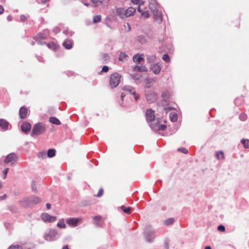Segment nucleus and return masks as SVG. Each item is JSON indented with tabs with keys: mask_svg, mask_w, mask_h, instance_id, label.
Wrapping results in <instances>:
<instances>
[{
	"mask_svg": "<svg viewBox=\"0 0 249 249\" xmlns=\"http://www.w3.org/2000/svg\"><path fill=\"white\" fill-rule=\"evenodd\" d=\"M133 71L139 72H147L148 71L147 68L144 65L138 66L135 65L133 69Z\"/></svg>",
	"mask_w": 249,
	"mask_h": 249,
	"instance_id": "obj_19",
	"label": "nucleus"
},
{
	"mask_svg": "<svg viewBox=\"0 0 249 249\" xmlns=\"http://www.w3.org/2000/svg\"><path fill=\"white\" fill-rule=\"evenodd\" d=\"M136 9L133 7H129L127 9L124 8H119L116 10L117 15L122 19L129 17L135 13Z\"/></svg>",
	"mask_w": 249,
	"mask_h": 249,
	"instance_id": "obj_2",
	"label": "nucleus"
},
{
	"mask_svg": "<svg viewBox=\"0 0 249 249\" xmlns=\"http://www.w3.org/2000/svg\"><path fill=\"white\" fill-rule=\"evenodd\" d=\"M139 40L140 42H141L142 43H144L145 42V40L144 38V37L142 36H140L139 37Z\"/></svg>",
	"mask_w": 249,
	"mask_h": 249,
	"instance_id": "obj_52",
	"label": "nucleus"
},
{
	"mask_svg": "<svg viewBox=\"0 0 249 249\" xmlns=\"http://www.w3.org/2000/svg\"><path fill=\"white\" fill-rule=\"evenodd\" d=\"M46 153L45 151H42V152H39L38 154V157L39 158H44L46 157Z\"/></svg>",
	"mask_w": 249,
	"mask_h": 249,
	"instance_id": "obj_44",
	"label": "nucleus"
},
{
	"mask_svg": "<svg viewBox=\"0 0 249 249\" xmlns=\"http://www.w3.org/2000/svg\"><path fill=\"white\" fill-rule=\"evenodd\" d=\"M140 76H141L140 75H139L137 74H131V77H132V78H133L136 81H138V80H139L140 79Z\"/></svg>",
	"mask_w": 249,
	"mask_h": 249,
	"instance_id": "obj_40",
	"label": "nucleus"
},
{
	"mask_svg": "<svg viewBox=\"0 0 249 249\" xmlns=\"http://www.w3.org/2000/svg\"><path fill=\"white\" fill-rule=\"evenodd\" d=\"M46 130V127L44 124L40 123L36 124L33 128L31 136H38L43 134Z\"/></svg>",
	"mask_w": 249,
	"mask_h": 249,
	"instance_id": "obj_3",
	"label": "nucleus"
},
{
	"mask_svg": "<svg viewBox=\"0 0 249 249\" xmlns=\"http://www.w3.org/2000/svg\"><path fill=\"white\" fill-rule=\"evenodd\" d=\"M17 159L18 156H17V155L14 153H12L6 156L4 160V162L5 163H10L12 165L17 160Z\"/></svg>",
	"mask_w": 249,
	"mask_h": 249,
	"instance_id": "obj_7",
	"label": "nucleus"
},
{
	"mask_svg": "<svg viewBox=\"0 0 249 249\" xmlns=\"http://www.w3.org/2000/svg\"><path fill=\"white\" fill-rule=\"evenodd\" d=\"M162 59L164 61H165L166 62H170V58L167 54H164L162 56Z\"/></svg>",
	"mask_w": 249,
	"mask_h": 249,
	"instance_id": "obj_39",
	"label": "nucleus"
},
{
	"mask_svg": "<svg viewBox=\"0 0 249 249\" xmlns=\"http://www.w3.org/2000/svg\"><path fill=\"white\" fill-rule=\"evenodd\" d=\"M164 109L165 111L167 113L168 111H170L172 108L171 107H165Z\"/></svg>",
	"mask_w": 249,
	"mask_h": 249,
	"instance_id": "obj_57",
	"label": "nucleus"
},
{
	"mask_svg": "<svg viewBox=\"0 0 249 249\" xmlns=\"http://www.w3.org/2000/svg\"><path fill=\"white\" fill-rule=\"evenodd\" d=\"M93 219L96 221H99L101 220V217L100 215L93 216Z\"/></svg>",
	"mask_w": 249,
	"mask_h": 249,
	"instance_id": "obj_51",
	"label": "nucleus"
},
{
	"mask_svg": "<svg viewBox=\"0 0 249 249\" xmlns=\"http://www.w3.org/2000/svg\"><path fill=\"white\" fill-rule=\"evenodd\" d=\"M141 15L145 18H148L149 16V13L147 11H142V13H141Z\"/></svg>",
	"mask_w": 249,
	"mask_h": 249,
	"instance_id": "obj_48",
	"label": "nucleus"
},
{
	"mask_svg": "<svg viewBox=\"0 0 249 249\" xmlns=\"http://www.w3.org/2000/svg\"><path fill=\"white\" fill-rule=\"evenodd\" d=\"M49 122L53 124L59 125L61 124L60 121L54 117H51L49 118Z\"/></svg>",
	"mask_w": 249,
	"mask_h": 249,
	"instance_id": "obj_26",
	"label": "nucleus"
},
{
	"mask_svg": "<svg viewBox=\"0 0 249 249\" xmlns=\"http://www.w3.org/2000/svg\"><path fill=\"white\" fill-rule=\"evenodd\" d=\"M124 30L126 32H129L131 30V27L128 23L124 25Z\"/></svg>",
	"mask_w": 249,
	"mask_h": 249,
	"instance_id": "obj_46",
	"label": "nucleus"
},
{
	"mask_svg": "<svg viewBox=\"0 0 249 249\" xmlns=\"http://www.w3.org/2000/svg\"><path fill=\"white\" fill-rule=\"evenodd\" d=\"M28 110L27 108L23 106L20 107L19 111V115L21 119H25L27 117Z\"/></svg>",
	"mask_w": 249,
	"mask_h": 249,
	"instance_id": "obj_17",
	"label": "nucleus"
},
{
	"mask_svg": "<svg viewBox=\"0 0 249 249\" xmlns=\"http://www.w3.org/2000/svg\"><path fill=\"white\" fill-rule=\"evenodd\" d=\"M146 119L149 122H152L155 118L154 111L151 109H148L146 112Z\"/></svg>",
	"mask_w": 249,
	"mask_h": 249,
	"instance_id": "obj_14",
	"label": "nucleus"
},
{
	"mask_svg": "<svg viewBox=\"0 0 249 249\" xmlns=\"http://www.w3.org/2000/svg\"><path fill=\"white\" fill-rule=\"evenodd\" d=\"M217 230L223 232L225 231V228L223 225H220L218 226Z\"/></svg>",
	"mask_w": 249,
	"mask_h": 249,
	"instance_id": "obj_45",
	"label": "nucleus"
},
{
	"mask_svg": "<svg viewBox=\"0 0 249 249\" xmlns=\"http://www.w3.org/2000/svg\"><path fill=\"white\" fill-rule=\"evenodd\" d=\"M138 12H139L140 13H142V10L141 9V6H140V5H139V6H138Z\"/></svg>",
	"mask_w": 249,
	"mask_h": 249,
	"instance_id": "obj_63",
	"label": "nucleus"
},
{
	"mask_svg": "<svg viewBox=\"0 0 249 249\" xmlns=\"http://www.w3.org/2000/svg\"><path fill=\"white\" fill-rule=\"evenodd\" d=\"M101 16L100 15H95L93 18V22L94 23H99L101 21Z\"/></svg>",
	"mask_w": 249,
	"mask_h": 249,
	"instance_id": "obj_34",
	"label": "nucleus"
},
{
	"mask_svg": "<svg viewBox=\"0 0 249 249\" xmlns=\"http://www.w3.org/2000/svg\"><path fill=\"white\" fill-rule=\"evenodd\" d=\"M178 151L181 152L184 154H187L188 152L187 149H186L185 148H178Z\"/></svg>",
	"mask_w": 249,
	"mask_h": 249,
	"instance_id": "obj_47",
	"label": "nucleus"
},
{
	"mask_svg": "<svg viewBox=\"0 0 249 249\" xmlns=\"http://www.w3.org/2000/svg\"><path fill=\"white\" fill-rule=\"evenodd\" d=\"M153 18L158 23H160L162 21V16L161 12L158 9L152 12Z\"/></svg>",
	"mask_w": 249,
	"mask_h": 249,
	"instance_id": "obj_11",
	"label": "nucleus"
},
{
	"mask_svg": "<svg viewBox=\"0 0 249 249\" xmlns=\"http://www.w3.org/2000/svg\"><path fill=\"white\" fill-rule=\"evenodd\" d=\"M128 56L124 52H121L119 55V59L121 61H124L127 60Z\"/></svg>",
	"mask_w": 249,
	"mask_h": 249,
	"instance_id": "obj_25",
	"label": "nucleus"
},
{
	"mask_svg": "<svg viewBox=\"0 0 249 249\" xmlns=\"http://www.w3.org/2000/svg\"><path fill=\"white\" fill-rule=\"evenodd\" d=\"M101 60L103 61V63H106L109 61L110 57L107 53H101L100 54Z\"/></svg>",
	"mask_w": 249,
	"mask_h": 249,
	"instance_id": "obj_22",
	"label": "nucleus"
},
{
	"mask_svg": "<svg viewBox=\"0 0 249 249\" xmlns=\"http://www.w3.org/2000/svg\"><path fill=\"white\" fill-rule=\"evenodd\" d=\"M8 249H23L22 247L18 244L12 245Z\"/></svg>",
	"mask_w": 249,
	"mask_h": 249,
	"instance_id": "obj_38",
	"label": "nucleus"
},
{
	"mask_svg": "<svg viewBox=\"0 0 249 249\" xmlns=\"http://www.w3.org/2000/svg\"><path fill=\"white\" fill-rule=\"evenodd\" d=\"M21 130L25 133H27L31 129V124L28 122H24L21 126Z\"/></svg>",
	"mask_w": 249,
	"mask_h": 249,
	"instance_id": "obj_16",
	"label": "nucleus"
},
{
	"mask_svg": "<svg viewBox=\"0 0 249 249\" xmlns=\"http://www.w3.org/2000/svg\"><path fill=\"white\" fill-rule=\"evenodd\" d=\"M247 118V116L246 114L243 113L240 115L239 116V119L242 121H245Z\"/></svg>",
	"mask_w": 249,
	"mask_h": 249,
	"instance_id": "obj_41",
	"label": "nucleus"
},
{
	"mask_svg": "<svg viewBox=\"0 0 249 249\" xmlns=\"http://www.w3.org/2000/svg\"><path fill=\"white\" fill-rule=\"evenodd\" d=\"M46 205L47 208L48 209H50L51 208V204H49V203H47V204H46Z\"/></svg>",
	"mask_w": 249,
	"mask_h": 249,
	"instance_id": "obj_62",
	"label": "nucleus"
},
{
	"mask_svg": "<svg viewBox=\"0 0 249 249\" xmlns=\"http://www.w3.org/2000/svg\"><path fill=\"white\" fill-rule=\"evenodd\" d=\"M41 199L36 196L27 197L19 200L20 205L24 207H28L34 204H37L41 202Z\"/></svg>",
	"mask_w": 249,
	"mask_h": 249,
	"instance_id": "obj_1",
	"label": "nucleus"
},
{
	"mask_svg": "<svg viewBox=\"0 0 249 249\" xmlns=\"http://www.w3.org/2000/svg\"><path fill=\"white\" fill-rule=\"evenodd\" d=\"M161 98L165 105L168 103L170 98V94L168 91H164L162 92Z\"/></svg>",
	"mask_w": 249,
	"mask_h": 249,
	"instance_id": "obj_18",
	"label": "nucleus"
},
{
	"mask_svg": "<svg viewBox=\"0 0 249 249\" xmlns=\"http://www.w3.org/2000/svg\"><path fill=\"white\" fill-rule=\"evenodd\" d=\"M143 54H137L133 56V59L134 62L136 63H139L141 61L143 60Z\"/></svg>",
	"mask_w": 249,
	"mask_h": 249,
	"instance_id": "obj_21",
	"label": "nucleus"
},
{
	"mask_svg": "<svg viewBox=\"0 0 249 249\" xmlns=\"http://www.w3.org/2000/svg\"><path fill=\"white\" fill-rule=\"evenodd\" d=\"M150 69L154 74H158L160 72L161 67L158 63H156L151 65Z\"/></svg>",
	"mask_w": 249,
	"mask_h": 249,
	"instance_id": "obj_15",
	"label": "nucleus"
},
{
	"mask_svg": "<svg viewBox=\"0 0 249 249\" xmlns=\"http://www.w3.org/2000/svg\"><path fill=\"white\" fill-rule=\"evenodd\" d=\"M55 155V150L54 149H50L47 152V156L49 158L53 157Z\"/></svg>",
	"mask_w": 249,
	"mask_h": 249,
	"instance_id": "obj_31",
	"label": "nucleus"
},
{
	"mask_svg": "<svg viewBox=\"0 0 249 249\" xmlns=\"http://www.w3.org/2000/svg\"><path fill=\"white\" fill-rule=\"evenodd\" d=\"M42 220L46 222L52 223L56 220V217L51 216L47 213H42L41 215Z\"/></svg>",
	"mask_w": 249,
	"mask_h": 249,
	"instance_id": "obj_8",
	"label": "nucleus"
},
{
	"mask_svg": "<svg viewBox=\"0 0 249 249\" xmlns=\"http://www.w3.org/2000/svg\"><path fill=\"white\" fill-rule=\"evenodd\" d=\"M125 96V94H124V93H122L121 94V98L122 102L123 101V99H124V97Z\"/></svg>",
	"mask_w": 249,
	"mask_h": 249,
	"instance_id": "obj_64",
	"label": "nucleus"
},
{
	"mask_svg": "<svg viewBox=\"0 0 249 249\" xmlns=\"http://www.w3.org/2000/svg\"><path fill=\"white\" fill-rule=\"evenodd\" d=\"M47 46L49 48H52L53 46H54V44L53 43H48L47 44Z\"/></svg>",
	"mask_w": 249,
	"mask_h": 249,
	"instance_id": "obj_58",
	"label": "nucleus"
},
{
	"mask_svg": "<svg viewBox=\"0 0 249 249\" xmlns=\"http://www.w3.org/2000/svg\"><path fill=\"white\" fill-rule=\"evenodd\" d=\"M174 221L175 220L173 218H169L164 221V224L165 225L169 226L173 224L174 222Z\"/></svg>",
	"mask_w": 249,
	"mask_h": 249,
	"instance_id": "obj_30",
	"label": "nucleus"
},
{
	"mask_svg": "<svg viewBox=\"0 0 249 249\" xmlns=\"http://www.w3.org/2000/svg\"><path fill=\"white\" fill-rule=\"evenodd\" d=\"M170 118L172 122H175L177 120V114L176 113H171L170 114Z\"/></svg>",
	"mask_w": 249,
	"mask_h": 249,
	"instance_id": "obj_35",
	"label": "nucleus"
},
{
	"mask_svg": "<svg viewBox=\"0 0 249 249\" xmlns=\"http://www.w3.org/2000/svg\"><path fill=\"white\" fill-rule=\"evenodd\" d=\"M131 2L134 4H139L140 3L139 0H131Z\"/></svg>",
	"mask_w": 249,
	"mask_h": 249,
	"instance_id": "obj_56",
	"label": "nucleus"
},
{
	"mask_svg": "<svg viewBox=\"0 0 249 249\" xmlns=\"http://www.w3.org/2000/svg\"><path fill=\"white\" fill-rule=\"evenodd\" d=\"M80 220L79 218H70L66 220V223L71 226L76 227Z\"/></svg>",
	"mask_w": 249,
	"mask_h": 249,
	"instance_id": "obj_12",
	"label": "nucleus"
},
{
	"mask_svg": "<svg viewBox=\"0 0 249 249\" xmlns=\"http://www.w3.org/2000/svg\"><path fill=\"white\" fill-rule=\"evenodd\" d=\"M4 11V9L2 6L0 5V14H1L3 13Z\"/></svg>",
	"mask_w": 249,
	"mask_h": 249,
	"instance_id": "obj_59",
	"label": "nucleus"
},
{
	"mask_svg": "<svg viewBox=\"0 0 249 249\" xmlns=\"http://www.w3.org/2000/svg\"><path fill=\"white\" fill-rule=\"evenodd\" d=\"M169 241L168 239H165L164 241V247L165 249H169Z\"/></svg>",
	"mask_w": 249,
	"mask_h": 249,
	"instance_id": "obj_43",
	"label": "nucleus"
},
{
	"mask_svg": "<svg viewBox=\"0 0 249 249\" xmlns=\"http://www.w3.org/2000/svg\"><path fill=\"white\" fill-rule=\"evenodd\" d=\"M146 97L149 103H153L157 99V95L152 91L147 92L146 93Z\"/></svg>",
	"mask_w": 249,
	"mask_h": 249,
	"instance_id": "obj_10",
	"label": "nucleus"
},
{
	"mask_svg": "<svg viewBox=\"0 0 249 249\" xmlns=\"http://www.w3.org/2000/svg\"><path fill=\"white\" fill-rule=\"evenodd\" d=\"M13 208V210H11L13 213H17L18 211V209L16 207H12Z\"/></svg>",
	"mask_w": 249,
	"mask_h": 249,
	"instance_id": "obj_60",
	"label": "nucleus"
},
{
	"mask_svg": "<svg viewBox=\"0 0 249 249\" xmlns=\"http://www.w3.org/2000/svg\"><path fill=\"white\" fill-rule=\"evenodd\" d=\"M91 1L95 4V6H98L99 4L102 3L101 0H90Z\"/></svg>",
	"mask_w": 249,
	"mask_h": 249,
	"instance_id": "obj_42",
	"label": "nucleus"
},
{
	"mask_svg": "<svg viewBox=\"0 0 249 249\" xmlns=\"http://www.w3.org/2000/svg\"><path fill=\"white\" fill-rule=\"evenodd\" d=\"M63 46L66 49H70L72 48V44L70 40H67L63 43Z\"/></svg>",
	"mask_w": 249,
	"mask_h": 249,
	"instance_id": "obj_27",
	"label": "nucleus"
},
{
	"mask_svg": "<svg viewBox=\"0 0 249 249\" xmlns=\"http://www.w3.org/2000/svg\"><path fill=\"white\" fill-rule=\"evenodd\" d=\"M146 84H145V87L149 88H150V84H154L156 81V78H147L145 79Z\"/></svg>",
	"mask_w": 249,
	"mask_h": 249,
	"instance_id": "obj_24",
	"label": "nucleus"
},
{
	"mask_svg": "<svg viewBox=\"0 0 249 249\" xmlns=\"http://www.w3.org/2000/svg\"><path fill=\"white\" fill-rule=\"evenodd\" d=\"M149 8L151 10L152 12L158 9V3L157 2L154 0H151L149 3Z\"/></svg>",
	"mask_w": 249,
	"mask_h": 249,
	"instance_id": "obj_23",
	"label": "nucleus"
},
{
	"mask_svg": "<svg viewBox=\"0 0 249 249\" xmlns=\"http://www.w3.org/2000/svg\"><path fill=\"white\" fill-rule=\"evenodd\" d=\"M0 127L3 130H6L8 128V123L3 119H0Z\"/></svg>",
	"mask_w": 249,
	"mask_h": 249,
	"instance_id": "obj_20",
	"label": "nucleus"
},
{
	"mask_svg": "<svg viewBox=\"0 0 249 249\" xmlns=\"http://www.w3.org/2000/svg\"><path fill=\"white\" fill-rule=\"evenodd\" d=\"M241 143L244 145V147L245 148H249V140H245L244 139H242L241 141Z\"/></svg>",
	"mask_w": 249,
	"mask_h": 249,
	"instance_id": "obj_33",
	"label": "nucleus"
},
{
	"mask_svg": "<svg viewBox=\"0 0 249 249\" xmlns=\"http://www.w3.org/2000/svg\"><path fill=\"white\" fill-rule=\"evenodd\" d=\"M48 36V33H47V32H46L45 33H40L38 34L36 36V39L37 42L40 45L43 44V43L41 41H40L39 40L45 39L47 38Z\"/></svg>",
	"mask_w": 249,
	"mask_h": 249,
	"instance_id": "obj_13",
	"label": "nucleus"
},
{
	"mask_svg": "<svg viewBox=\"0 0 249 249\" xmlns=\"http://www.w3.org/2000/svg\"><path fill=\"white\" fill-rule=\"evenodd\" d=\"M95 224L97 227H100L101 226V224H100V223L98 221H96L95 222Z\"/></svg>",
	"mask_w": 249,
	"mask_h": 249,
	"instance_id": "obj_61",
	"label": "nucleus"
},
{
	"mask_svg": "<svg viewBox=\"0 0 249 249\" xmlns=\"http://www.w3.org/2000/svg\"><path fill=\"white\" fill-rule=\"evenodd\" d=\"M31 188L32 191L34 193H36L37 191V187L36 186V183L35 180H32L31 182Z\"/></svg>",
	"mask_w": 249,
	"mask_h": 249,
	"instance_id": "obj_37",
	"label": "nucleus"
},
{
	"mask_svg": "<svg viewBox=\"0 0 249 249\" xmlns=\"http://www.w3.org/2000/svg\"><path fill=\"white\" fill-rule=\"evenodd\" d=\"M158 127L159 129L163 130L166 128V126L164 124H159Z\"/></svg>",
	"mask_w": 249,
	"mask_h": 249,
	"instance_id": "obj_53",
	"label": "nucleus"
},
{
	"mask_svg": "<svg viewBox=\"0 0 249 249\" xmlns=\"http://www.w3.org/2000/svg\"><path fill=\"white\" fill-rule=\"evenodd\" d=\"M103 189H100L99 190V192L98 193V194L96 195V196L97 197H100L103 194Z\"/></svg>",
	"mask_w": 249,
	"mask_h": 249,
	"instance_id": "obj_49",
	"label": "nucleus"
},
{
	"mask_svg": "<svg viewBox=\"0 0 249 249\" xmlns=\"http://www.w3.org/2000/svg\"><path fill=\"white\" fill-rule=\"evenodd\" d=\"M147 63H151L156 60V56L155 55H148L146 58Z\"/></svg>",
	"mask_w": 249,
	"mask_h": 249,
	"instance_id": "obj_28",
	"label": "nucleus"
},
{
	"mask_svg": "<svg viewBox=\"0 0 249 249\" xmlns=\"http://www.w3.org/2000/svg\"><path fill=\"white\" fill-rule=\"evenodd\" d=\"M8 170H9V169L8 168H6L4 169V171H3V175H4V178H5L6 176H7V173L8 172Z\"/></svg>",
	"mask_w": 249,
	"mask_h": 249,
	"instance_id": "obj_55",
	"label": "nucleus"
},
{
	"mask_svg": "<svg viewBox=\"0 0 249 249\" xmlns=\"http://www.w3.org/2000/svg\"><path fill=\"white\" fill-rule=\"evenodd\" d=\"M57 226L60 228H65L66 225L64 222V219H61L57 224Z\"/></svg>",
	"mask_w": 249,
	"mask_h": 249,
	"instance_id": "obj_32",
	"label": "nucleus"
},
{
	"mask_svg": "<svg viewBox=\"0 0 249 249\" xmlns=\"http://www.w3.org/2000/svg\"><path fill=\"white\" fill-rule=\"evenodd\" d=\"M120 77L121 76L117 73H114L110 75L109 84L111 88H115L119 85Z\"/></svg>",
	"mask_w": 249,
	"mask_h": 249,
	"instance_id": "obj_6",
	"label": "nucleus"
},
{
	"mask_svg": "<svg viewBox=\"0 0 249 249\" xmlns=\"http://www.w3.org/2000/svg\"><path fill=\"white\" fill-rule=\"evenodd\" d=\"M27 19V17L24 15H22L20 16V19L22 21H24Z\"/></svg>",
	"mask_w": 249,
	"mask_h": 249,
	"instance_id": "obj_54",
	"label": "nucleus"
},
{
	"mask_svg": "<svg viewBox=\"0 0 249 249\" xmlns=\"http://www.w3.org/2000/svg\"><path fill=\"white\" fill-rule=\"evenodd\" d=\"M57 232L55 230L50 229L46 231L43 235L44 238L47 241H53L57 239Z\"/></svg>",
	"mask_w": 249,
	"mask_h": 249,
	"instance_id": "obj_4",
	"label": "nucleus"
},
{
	"mask_svg": "<svg viewBox=\"0 0 249 249\" xmlns=\"http://www.w3.org/2000/svg\"><path fill=\"white\" fill-rule=\"evenodd\" d=\"M154 231L152 229L151 226H147L145 228L144 231L145 239L148 242L151 243L153 241Z\"/></svg>",
	"mask_w": 249,
	"mask_h": 249,
	"instance_id": "obj_5",
	"label": "nucleus"
},
{
	"mask_svg": "<svg viewBox=\"0 0 249 249\" xmlns=\"http://www.w3.org/2000/svg\"><path fill=\"white\" fill-rule=\"evenodd\" d=\"M120 209L124 213L129 214L130 213V210L132 208L130 207H125L123 205L120 207Z\"/></svg>",
	"mask_w": 249,
	"mask_h": 249,
	"instance_id": "obj_29",
	"label": "nucleus"
},
{
	"mask_svg": "<svg viewBox=\"0 0 249 249\" xmlns=\"http://www.w3.org/2000/svg\"><path fill=\"white\" fill-rule=\"evenodd\" d=\"M108 70H109V68L107 66H103L101 71L103 72H107L108 71Z\"/></svg>",
	"mask_w": 249,
	"mask_h": 249,
	"instance_id": "obj_50",
	"label": "nucleus"
},
{
	"mask_svg": "<svg viewBox=\"0 0 249 249\" xmlns=\"http://www.w3.org/2000/svg\"><path fill=\"white\" fill-rule=\"evenodd\" d=\"M216 157L218 160H221L224 158V153L220 151L216 152Z\"/></svg>",
	"mask_w": 249,
	"mask_h": 249,
	"instance_id": "obj_36",
	"label": "nucleus"
},
{
	"mask_svg": "<svg viewBox=\"0 0 249 249\" xmlns=\"http://www.w3.org/2000/svg\"><path fill=\"white\" fill-rule=\"evenodd\" d=\"M123 90L128 92L130 94L134 95V99L137 101L139 98V95L135 92L134 88L130 86H124L123 87Z\"/></svg>",
	"mask_w": 249,
	"mask_h": 249,
	"instance_id": "obj_9",
	"label": "nucleus"
}]
</instances>
